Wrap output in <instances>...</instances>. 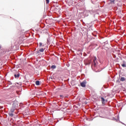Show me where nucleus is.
Instances as JSON below:
<instances>
[{
  "instance_id": "obj_1",
  "label": "nucleus",
  "mask_w": 126,
  "mask_h": 126,
  "mask_svg": "<svg viewBox=\"0 0 126 126\" xmlns=\"http://www.w3.org/2000/svg\"><path fill=\"white\" fill-rule=\"evenodd\" d=\"M97 58L96 57H94L93 59V62L92 63V68L94 70H95L97 69Z\"/></svg>"
},
{
  "instance_id": "obj_2",
  "label": "nucleus",
  "mask_w": 126,
  "mask_h": 126,
  "mask_svg": "<svg viewBox=\"0 0 126 126\" xmlns=\"http://www.w3.org/2000/svg\"><path fill=\"white\" fill-rule=\"evenodd\" d=\"M15 111V109L12 108L8 113L9 116H10V117H13V116H14L13 113H14Z\"/></svg>"
},
{
  "instance_id": "obj_3",
  "label": "nucleus",
  "mask_w": 126,
  "mask_h": 126,
  "mask_svg": "<svg viewBox=\"0 0 126 126\" xmlns=\"http://www.w3.org/2000/svg\"><path fill=\"white\" fill-rule=\"evenodd\" d=\"M86 83H87L86 80L83 81L82 82L80 83L81 86L84 88L86 87Z\"/></svg>"
},
{
  "instance_id": "obj_4",
  "label": "nucleus",
  "mask_w": 126,
  "mask_h": 126,
  "mask_svg": "<svg viewBox=\"0 0 126 126\" xmlns=\"http://www.w3.org/2000/svg\"><path fill=\"white\" fill-rule=\"evenodd\" d=\"M19 76H20V74L19 73L14 74L15 78H19Z\"/></svg>"
},
{
  "instance_id": "obj_5",
  "label": "nucleus",
  "mask_w": 126,
  "mask_h": 126,
  "mask_svg": "<svg viewBox=\"0 0 126 126\" xmlns=\"http://www.w3.org/2000/svg\"><path fill=\"white\" fill-rule=\"evenodd\" d=\"M101 99L102 105H105V99L103 97H101Z\"/></svg>"
},
{
  "instance_id": "obj_6",
  "label": "nucleus",
  "mask_w": 126,
  "mask_h": 126,
  "mask_svg": "<svg viewBox=\"0 0 126 126\" xmlns=\"http://www.w3.org/2000/svg\"><path fill=\"white\" fill-rule=\"evenodd\" d=\"M56 68H57V66H56V65H53L51 66L52 69H55Z\"/></svg>"
},
{
  "instance_id": "obj_7",
  "label": "nucleus",
  "mask_w": 126,
  "mask_h": 126,
  "mask_svg": "<svg viewBox=\"0 0 126 126\" xmlns=\"http://www.w3.org/2000/svg\"><path fill=\"white\" fill-rule=\"evenodd\" d=\"M121 81H126V78L124 77H122L120 79Z\"/></svg>"
},
{
  "instance_id": "obj_8",
  "label": "nucleus",
  "mask_w": 126,
  "mask_h": 126,
  "mask_svg": "<svg viewBox=\"0 0 126 126\" xmlns=\"http://www.w3.org/2000/svg\"><path fill=\"white\" fill-rule=\"evenodd\" d=\"M39 52H40V53H43L44 52V51H45V49L43 48H41L40 49H39Z\"/></svg>"
},
{
  "instance_id": "obj_9",
  "label": "nucleus",
  "mask_w": 126,
  "mask_h": 126,
  "mask_svg": "<svg viewBox=\"0 0 126 126\" xmlns=\"http://www.w3.org/2000/svg\"><path fill=\"white\" fill-rule=\"evenodd\" d=\"M35 84H36V85H37V86L40 85V81H36L35 82Z\"/></svg>"
},
{
  "instance_id": "obj_10",
  "label": "nucleus",
  "mask_w": 126,
  "mask_h": 126,
  "mask_svg": "<svg viewBox=\"0 0 126 126\" xmlns=\"http://www.w3.org/2000/svg\"><path fill=\"white\" fill-rule=\"evenodd\" d=\"M39 47H42H42H44V45H43V43H42V42H39Z\"/></svg>"
},
{
  "instance_id": "obj_11",
  "label": "nucleus",
  "mask_w": 126,
  "mask_h": 126,
  "mask_svg": "<svg viewBox=\"0 0 126 126\" xmlns=\"http://www.w3.org/2000/svg\"><path fill=\"white\" fill-rule=\"evenodd\" d=\"M17 107V104L15 105V103L13 104V108H16Z\"/></svg>"
},
{
  "instance_id": "obj_12",
  "label": "nucleus",
  "mask_w": 126,
  "mask_h": 126,
  "mask_svg": "<svg viewBox=\"0 0 126 126\" xmlns=\"http://www.w3.org/2000/svg\"><path fill=\"white\" fill-rule=\"evenodd\" d=\"M122 66H123V67H126V64H122Z\"/></svg>"
},
{
  "instance_id": "obj_13",
  "label": "nucleus",
  "mask_w": 126,
  "mask_h": 126,
  "mask_svg": "<svg viewBox=\"0 0 126 126\" xmlns=\"http://www.w3.org/2000/svg\"><path fill=\"white\" fill-rule=\"evenodd\" d=\"M45 1L46 3H49V2H50V0H45Z\"/></svg>"
},
{
  "instance_id": "obj_14",
  "label": "nucleus",
  "mask_w": 126,
  "mask_h": 126,
  "mask_svg": "<svg viewBox=\"0 0 126 126\" xmlns=\"http://www.w3.org/2000/svg\"><path fill=\"white\" fill-rule=\"evenodd\" d=\"M60 97H61L62 98H63V95H60Z\"/></svg>"
}]
</instances>
